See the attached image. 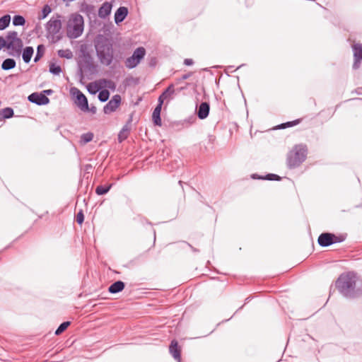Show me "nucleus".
<instances>
[{
	"instance_id": "473e14b6",
	"label": "nucleus",
	"mask_w": 362,
	"mask_h": 362,
	"mask_svg": "<svg viewBox=\"0 0 362 362\" xmlns=\"http://www.w3.org/2000/svg\"><path fill=\"white\" fill-rule=\"evenodd\" d=\"M70 325V322L67 321V322H62L59 327L57 329V330L55 331V334L56 335H59L61 334L63 332H64L67 327Z\"/></svg>"
},
{
	"instance_id": "37998d69",
	"label": "nucleus",
	"mask_w": 362,
	"mask_h": 362,
	"mask_svg": "<svg viewBox=\"0 0 362 362\" xmlns=\"http://www.w3.org/2000/svg\"><path fill=\"white\" fill-rule=\"evenodd\" d=\"M4 117H3V115L1 113V111L0 110V121H1L2 119H4Z\"/></svg>"
},
{
	"instance_id": "c9c22d12",
	"label": "nucleus",
	"mask_w": 362,
	"mask_h": 362,
	"mask_svg": "<svg viewBox=\"0 0 362 362\" xmlns=\"http://www.w3.org/2000/svg\"><path fill=\"white\" fill-rule=\"evenodd\" d=\"M76 222L81 225L84 221V214L82 210H80L76 214Z\"/></svg>"
},
{
	"instance_id": "412c9836",
	"label": "nucleus",
	"mask_w": 362,
	"mask_h": 362,
	"mask_svg": "<svg viewBox=\"0 0 362 362\" xmlns=\"http://www.w3.org/2000/svg\"><path fill=\"white\" fill-rule=\"evenodd\" d=\"M16 61L14 59H6L3 62L1 68L4 70H10L13 69L16 66Z\"/></svg>"
},
{
	"instance_id": "58836bf2",
	"label": "nucleus",
	"mask_w": 362,
	"mask_h": 362,
	"mask_svg": "<svg viewBox=\"0 0 362 362\" xmlns=\"http://www.w3.org/2000/svg\"><path fill=\"white\" fill-rule=\"evenodd\" d=\"M4 47L6 48V36L5 37L0 36V50Z\"/></svg>"
},
{
	"instance_id": "79ce46f5",
	"label": "nucleus",
	"mask_w": 362,
	"mask_h": 362,
	"mask_svg": "<svg viewBox=\"0 0 362 362\" xmlns=\"http://www.w3.org/2000/svg\"><path fill=\"white\" fill-rule=\"evenodd\" d=\"M89 110L93 112V113H95L96 112V107H92L90 109H89Z\"/></svg>"
},
{
	"instance_id": "4be33fe9",
	"label": "nucleus",
	"mask_w": 362,
	"mask_h": 362,
	"mask_svg": "<svg viewBox=\"0 0 362 362\" xmlns=\"http://www.w3.org/2000/svg\"><path fill=\"white\" fill-rule=\"evenodd\" d=\"M11 16L6 14L0 18V30L6 29L10 24Z\"/></svg>"
},
{
	"instance_id": "a19ab883",
	"label": "nucleus",
	"mask_w": 362,
	"mask_h": 362,
	"mask_svg": "<svg viewBox=\"0 0 362 362\" xmlns=\"http://www.w3.org/2000/svg\"><path fill=\"white\" fill-rule=\"evenodd\" d=\"M191 75H192V73L184 74V75L182 76V77L180 78V81L186 80V79L189 78L191 76Z\"/></svg>"
},
{
	"instance_id": "f03ea898",
	"label": "nucleus",
	"mask_w": 362,
	"mask_h": 362,
	"mask_svg": "<svg viewBox=\"0 0 362 362\" xmlns=\"http://www.w3.org/2000/svg\"><path fill=\"white\" fill-rule=\"evenodd\" d=\"M97 56L100 63L109 66L113 60V48L110 41L105 37L100 35L95 41Z\"/></svg>"
},
{
	"instance_id": "2eb2a0df",
	"label": "nucleus",
	"mask_w": 362,
	"mask_h": 362,
	"mask_svg": "<svg viewBox=\"0 0 362 362\" xmlns=\"http://www.w3.org/2000/svg\"><path fill=\"white\" fill-rule=\"evenodd\" d=\"M128 14V9L124 6L119 7L115 13V22L119 24L122 22Z\"/></svg>"
},
{
	"instance_id": "cd10ccee",
	"label": "nucleus",
	"mask_w": 362,
	"mask_h": 362,
	"mask_svg": "<svg viewBox=\"0 0 362 362\" xmlns=\"http://www.w3.org/2000/svg\"><path fill=\"white\" fill-rule=\"evenodd\" d=\"M111 187H112V185H108L107 187H105V186H103V185H99L95 189V193L98 195L105 194L107 193L110 191Z\"/></svg>"
},
{
	"instance_id": "6e6552de",
	"label": "nucleus",
	"mask_w": 362,
	"mask_h": 362,
	"mask_svg": "<svg viewBox=\"0 0 362 362\" xmlns=\"http://www.w3.org/2000/svg\"><path fill=\"white\" fill-rule=\"evenodd\" d=\"M60 16L57 15V18L52 17L46 24V30L49 35L54 37L55 35L59 33L62 28V21L60 20Z\"/></svg>"
},
{
	"instance_id": "bb28decb",
	"label": "nucleus",
	"mask_w": 362,
	"mask_h": 362,
	"mask_svg": "<svg viewBox=\"0 0 362 362\" xmlns=\"http://www.w3.org/2000/svg\"><path fill=\"white\" fill-rule=\"evenodd\" d=\"M52 11L50 6L47 4L45 5L42 9L41 13L38 16L39 20L45 18Z\"/></svg>"
},
{
	"instance_id": "c03bdc74",
	"label": "nucleus",
	"mask_w": 362,
	"mask_h": 362,
	"mask_svg": "<svg viewBox=\"0 0 362 362\" xmlns=\"http://www.w3.org/2000/svg\"><path fill=\"white\" fill-rule=\"evenodd\" d=\"M189 246L193 250V251H198L197 250H196L195 248H194L191 245L189 244Z\"/></svg>"
},
{
	"instance_id": "4c0bfd02",
	"label": "nucleus",
	"mask_w": 362,
	"mask_h": 362,
	"mask_svg": "<svg viewBox=\"0 0 362 362\" xmlns=\"http://www.w3.org/2000/svg\"><path fill=\"white\" fill-rule=\"evenodd\" d=\"M264 179L268 180H280L281 177L276 174H268L267 175L266 177Z\"/></svg>"
},
{
	"instance_id": "20e7f679",
	"label": "nucleus",
	"mask_w": 362,
	"mask_h": 362,
	"mask_svg": "<svg viewBox=\"0 0 362 362\" xmlns=\"http://www.w3.org/2000/svg\"><path fill=\"white\" fill-rule=\"evenodd\" d=\"M307 147L305 145H296L287 156V165L289 168L299 166L306 158Z\"/></svg>"
},
{
	"instance_id": "b1692460",
	"label": "nucleus",
	"mask_w": 362,
	"mask_h": 362,
	"mask_svg": "<svg viewBox=\"0 0 362 362\" xmlns=\"http://www.w3.org/2000/svg\"><path fill=\"white\" fill-rule=\"evenodd\" d=\"M111 5L108 3H105L99 9V16L105 17L110 13Z\"/></svg>"
},
{
	"instance_id": "5701e85b",
	"label": "nucleus",
	"mask_w": 362,
	"mask_h": 362,
	"mask_svg": "<svg viewBox=\"0 0 362 362\" xmlns=\"http://www.w3.org/2000/svg\"><path fill=\"white\" fill-rule=\"evenodd\" d=\"M101 88V86L98 82H92L88 84L87 89L90 94H95Z\"/></svg>"
},
{
	"instance_id": "a878e982",
	"label": "nucleus",
	"mask_w": 362,
	"mask_h": 362,
	"mask_svg": "<svg viewBox=\"0 0 362 362\" xmlns=\"http://www.w3.org/2000/svg\"><path fill=\"white\" fill-rule=\"evenodd\" d=\"M301 121H302V119H295L291 122H287L286 123H283V124L279 125L278 129H286L288 127H293L295 125L300 124L301 122Z\"/></svg>"
},
{
	"instance_id": "aec40b11",
	"label": "nucleus",
	"mask_w": 362,
	"mask_h": 362,
	"mask_svg": "<svg viewBox=\"0 0 362 362\" xmlns=\"http://www.w3.org/2000/svg\"><path fill=\"white\" fill-rule=\"evenodd\" d=\"M129 132V127L127 125H124L118 134V141L119 143L122 142L128 137Z\"/></svg>"
},
{
	"instance_id": "9b49d317",
	"label": "nucleus",
	"mask_w": 362,
	"mask_h": 362,
	"mask_svg": "<svg viewBox=\"0 0 362 362\" xmlns=\"http://www.w3.org/2000/svg\"><path fill=\"white\" fill-rule=\"evenodd\" d=\"M121 103L119 95H114L112 99L105 105L103 112L105 114H110L115 112Z\"/></svg>"
},
{
	"instance_id": "72a5a7b5",
	"label": "nucleus",
	"mask_w": 362,
	"mask_h": 362,
	"mask_svg": "<svg viewBox=\"0 0 362 362\" xmlns=\"http://www.w3.org/2000/svg\"><path fill=\"white\" fill-rule=\"evenodd\" d=\"M110 97V93L107 90H103L98 94V99L101 102H106Z\"/></svg>"
},
{
	"instance_id": "f704fd0d",
	"label": "nucleus",
	"mask_w": 362,
	"mask_h": 362,
	"mask_svg": "<svg viewBox=\"0 0 362 362\" xmlns=\"http://www.w3.org/2000/svg\"><path fill=\"white\" fill-rule=\"evenodd\" d=\"M100 84H104L105 87H107L110 89H115V83L108 79H102L99 81Z\"/></svg>"
},
{
	"instance_id": "6ab92c4d",
	"label": "nucleus",
	"mask_w": 362,
	"mask_h": 362,
	"mask_svg": "<svg viewBox=\"0 0 362 362\" xmlns=\"http://www.w3.org/2000/svg\"><path fill=\"white\" fill-rule=\"evenodd\" d=\"M34 49L32 47H26L23 52V59L24 62L29 63L33 54Z\"/></svg>"
},
{
	"instance_id": "7ed1b4c3",
	"label": "nucleus",
	"mask_w": 362,
	"mask_h": 362,
	"mask_svg": "<svg viewBox=\"0 0 362 362\" xmlns=\"http://www.w3.org/2000/svg\"><path fill=\"white\" fill-rule=\"evenodd\" d=\"M84 21L81 15L73 13L69 17L66 25V35L71 39L80 37L83 31Z\"/></svg>"
},
{
	"instance_id": "c756f323",
	"label": "nucleus",
	"mask_w": 362,
	"mask_h": 362,
	"mask_svg": "<svg viewBox=\"0 0 362 362\" xmlns=\"http://www.w3.org/2000/svg\"><path fill=\"white\" fill-rule=\"evenodd\" d=\"M45 52V47L42 45H40L37 46V53L35 54L34 62H37L39 61L43 56Z\"/></svg>"
},
{
	"instance_id": "9d476101",
	"label": "nucleus",
	"mask_w": 362,
	"mask_h": 362,
	"mask_svg": "<svg viewBox=\"0 0 362 362\" xmlns=\"http://www.w3.org/2000/svg\"><path fill=\"white\" fill-rule=\"evenodd\" d=\"M354 52V64L353 69H358L362 61V44L355 43L352 45Z\"/></svg>"
},
{
	"instance_id": "a211bd4d",
	"label": "nucleus",
	"mask_w": 362,
	"mask_h": 362,
	"mask_svg": "<svg viewBox=\"0 0 362 362\" xmlns=\"http://www.w3.org/2000/svg\"><path fill=\"white\" fill-rule=\"evenodd\" d=\"M125 287V284L122 281H117L111 284L108 288V291L110 293H117L122 291Z\"/></svg>"
},
{
	"instance_id": "4468645a",
	"label": "nucleus",
	"mask_w": 362,
	"mask_h": 362,
	"mask_svg": "<svg viewBox=\"0 0 362 362\" xmlns=\"http://www.w3.org/2000/svg\"><path fill=\"white\" fill-rule=\"evenodd\" d=\"M210 106L206 102L202 103L197 109V116L200 119L206 118L209 114Z\"/></svg>"
},
{
	"instance_id": "423d86ee",
	"label": "nucleus",
	"mask_w": 362,
	"mask_h": 362,
	"mask_svg": "<svg viewBox=\"0 0 362 362\" xmlns=\"http://www.w3.org/2000/svg\"><path fill=\"white\" fill-rule=\"evenodd\" d=\"M346 238V234L335 235L330 233H323L320 235L317 243L321 247H328L334 243H339Z\"/></svg>"
},
{
	"instance_id": "e433bc0d",
	"label": "nucleus",
	"mask_w": 362,
	"mask_h": 362,
	"mask_svg": "<svg viewBox=\"0 0 362 362\" xmlns=\"http://www.w3.org/2000/svg\"><path fill=\"white\" fill-rule=\"evenodd\" d=\"M93 134L92 133H87L82 135L81 139L85 143H88L93 140Z\"/></svg>"
},
{
	"instance_id": "393cba45",
	"label": "nucleus",
	"mask_w": 362,
	"mask_h": 362,
	"mask_svg": "<svg viewBox=\"0 0 362 362\" xmlns=\"http://www.w3.org/2000/svg\"><path fill=\"white\" fill-rule=\"evenodd\" d=\"M58 56L62 58L71 59L73 57V53L69 49H59L57 52Z\"/></svg>"
},
{
	"instance_id": "ddd939ff",
	"label": "nucleus",
	"mask_w": 362,
	"mask_h": 362,
	"mask_svg": "<svg viewBox=\"0 0 362 362\" xmlns=\"http://www.w3.org/2000/svg\"><path fill=\"white\" fill-rule=\"evenodd\" d=\"M169 352L173 358L177 362H181V348L177 340L173 339L169 346Z\"/></svg>"
},
{
	"instance_id": "ea45409f",
	"label": "nucleus",
	"mask_w": 362,
	"mask_h": 362,
	"mask_svg": "<svg viewBox=\"0 0 362 362\" xmlns=\"http://www.w3.org/2000/svg\"><path fill=\"white\" fill-rule=\"evenodd\" d=\"M194 64V61L192 59H185L184 60V64L186 66H191Z\"/></svg>"
},
{
	"instance_id": "0eeeda50",
	"label": "nucleus",
	"mask_w": 362,
	"mask_h": 362,
	"mask_svg": "<svg viewBox=\"0 0 362 362\" xmlns=\"http://www.w3.org/2000/svg\"><path fill=\"white\" fill-rule=\"evenodd\" d=\"M146 55V49L143 47H137L133 52V54L127 58L124 64L128 69L135 68Z\"/></svg>"
},
{
	"instance_id": "f257e3e1",
	"label": "nucleus",
	"mask_w": 362,
	"mask_h": 362,
	"mask_svg": "<svg viewBox=\"0 0 362 362\" xmlns=\"http://www.w3.org/2000/svg\"><path fill=\"white\" fill-rule=\"evenodd\" d=\"M335 286L345 298H357L362 296V281L354 272L341 274L336 281Z\"/></svg>"
},
{
	"instance_id": "7c9ffc66",
	"label": "nucleus",
	"mask_w": 362,
	"mask_h": 362,
	"mask_svg": "<svg viewBox=\"0 0 362 362\" xmlns=\"http://www.w3.org/2000/svg\"><path fill=\"white\" fill-rule=\"evenodd\" d=\"M49 71L54 74L59 75L62 72V68L59 65H57L55 63H51L49 66Z\"/></svg>"
},
{
	"instance_id": "2f4dec72",
	"label": "nucleus",
	"mask_w": 362,
	"mask_h": 362,
	"mask_svg": "<svg viewBox=\"0 0 362 362\" xmlns=\"http://www.w3.org/2000/svg\"><path fill=\"white\" fill-rule=\"evenodd\" d=\"M4 119H8L13 116V110L11 107H5L1 110Z\"/></svg>"
},
{
	"instance_id": "a18cd8bd",
	"label": "nucleus",
	"mask_w": 362,
	"mask_h": 362,
	"mask_svg": "<svg viewBox=\"0 0 362 362\" xmlns=\"http://www.w3.org/2000/svg\"><path fill=\"white\" fill-rule=\"evenodd\" d=\"M45 92L49 94V93H50L52 92V90H45Z\"/></svg>"
},
{
	"instance_id": "c85d7f7f",
	"label": "nucleus",
	"mask_w": 362,
	"mask_h": 362,
	"mask_svg": "<svg viewBox=\"0 0 362 362\" xmlns=\"http://www.w3.org/2000/svg\"><path fill=\"white\" fill-rule=\"evenodd\" d=\"M25 23V18L20 15H16L13 18V24L15 26L24 25Z\"/></svg>"
},
{
	"instance_id": "1a4fd4ad",
	"label": "nucleus",
	"mask_w": 362,
	"mask_h": 362,
	"mask_svg": "<svg viewBox=\"0 0 362 362\" xmlns=\"http://www.w3.org/2000/svg\"><path fill=\"white\" fill-rule=\"evenodd\" d=\"M71 91L76 95L77 106L83 112L89 111L88 100L85 95L76 88H73Z\"/></svg>"
},
{
	"instance_id": "f3484780",
	"label": "nucleus",
	"mask_w": 362,
	"mask_h": 362,
	"mask_svg": "<svg viewBox=\"0 0 362 362\" xmlns=\"http://www.w3.org/2000/svg\"><path fill=\"white\" fill-rule=\"evenodd\" d=\"M175 93L174 85L170 84L165 90L159 96L158 103L163 104L164 100L168 98H171L172 95Z\"/></svg>"
},
{
	"instance_id": "39448f33",
	"label": "nucleus",
	"mask_w": 362,
	"mask_h": 362,
	"mask_svg": "<svg viewBox=\"0 0 362 362\" xmlns=\"http://www.w3.org/2000/svg\"><path fill=\"white\" fill-rule=\"evenodd\" d=\"M23 46V40L16 31H9L6 35V49L12 56L19 55Z\"/></svg>"
},
{
	"instance_id": "f8f14e48",
	"label": "nucleus",
	"mask_w": 362,
	"mask_h": 362,
	"mask_svg": "<svg viewBox=\"0 0 362 362\" xmlns=\"http://www.w3.org/2000/svg\"><path fill=\"white\" fill-rule=\"evenodd\" d=\"M28 100L39 105H47L49 99L42 93H33L28 96Z\"/></svg>"
},
{
	"instance_id": "dca6fc26",
	"label": "nucleus",
	"mask_w": 362,
	"mask_h": 362,
	"mask_svg": "<svg viewBox=\"0 0 362 362\" xmlns=\"http://www.w3.org/2000/svg\"><path fill=\"white\" fill-rule=\"evenodd\" d=\"M163 104L158 103L152 114V119L155 125L160 127L162 121L160 118V111Z\"/></svg>"
}]
</instances>
